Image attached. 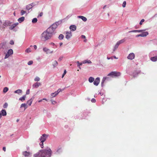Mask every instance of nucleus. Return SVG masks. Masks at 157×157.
<instances>
[{"instance_id":"f257e3e1","label":"nucleus","mask_w":157,"mask_h":157,"mask_svg":"<svg viewBox=\"0 0 157 157\" xmlns=\"http://www.w3.org/2000/svg\"><path fill=\"white\" fill-rule=\"evenodd\" d=\"M52 151L50 148L40 150L37 153L34 155V157H50Z\"/></svg>"},{"instance_id":"f03ea898","label":"nucleus","mask_w":157,"mask_h":157,"mask_svg":"<svg viewBox=\"0 0 157 157\" xmlns=\"http://www.w3.org/2000/svg\"><path fill=\"white\" fill-rule=\"evenodd\" d=\"M52 36L50 35L46 31L44 32L41 34L40 39L43 41H46V40L50 39Z\"/></svg>"},{"instance_id":"7ed1b4c3","label":"nucleus","mask_w":157,"mask_h":157,"mask_svg":"<svg viewBox=\"0 0 157 157\" xmlns=\"http://www.w3.org/2000/svg\"><path fill=\"white\" fill-rule=\"evenodd\" d=\"M121 73L119 72L116 71H112L109 74L108 76L113 75L115 76H120Z\"/></svg>"},{"instance_id":"20e7f679","label":"nucleus","mask_w":157,"mask_h":157,"mask_svg":"<svg viewBox=\"0 0 157 157\" xmlns=\"http://www.w3.org/2000/svg\"><path fill=\"white\" fill-rule=\"evenodd\" d=\"M13 53V51L12 49H10L8 50L4 58L6 59L9 57L10 55Z\"/></svg>"},{"instance_id":"39448f33","label":"nucleus","mask_w":157,"mask_h":157,"mask_svg":"<svg viewBox=\"0 0 157 157\" xmlns=\"http://www.w3.org/2000/svg\"><path fill=\"white\" fill-rule=\"evenodd\" d=\"M48 136V135L44 134L40 137V140L41 142H44Z\"/></svg>"},{"instance_id":"423d86ee","label":"nucleus","mask_w":157,"mask_h":157,"mask_svg":"<svg viewBox=\"0 0 157 157\" xmlns=\"http://www.w3.org/2000/svg\"><path fill=\"white\" fill-rule=\"evenodd\" d=\"M54 30L52 28V27H50L48 28L46 31H45L47 33H48L49 34H50L51 36H52L53 33L54 32Z\"/></svg>"},{"instance_id":"0eeeda50","label":"nucleus","mask_w":157,"mask_h":157,"mask_svg":"<svg viewBox=\"0 0 157 157\" xmlns=\"http://www.w3.org/2000/svg\"><path fill=\"white\" fill-rule=\"evenodd\" d=\"M22 155L25 157H29L31 155V153L27 151H24L22 152Z\"/></svg>"},{"instance_id":"6e6552de","label":"nucleus","mask_w":157,"mask_h":157,"mask_svg":"<svg viewBox=\"0 0 157 157\" xmlns=\"http://www.w3.org/2000/svg\"><path fill=\"white\" fill-rule=\"evenodd\" d=\"M71 36L72 34L71 31L66 32L65 37L67 39H69Z\"/></svg>"},{"instance_id":"1a4fd4ad","label":"nucleus","mask_w":157,"mask_h":157,"mask_svg":"<svg viewBox=\"0 0 157 157\" xmlns=\"http://www.w3.org/2000/svg\"><path fill=\"white\" fill-rule=\"evenodd\" d=\"M135 57V56L133 53H130L129 54L127 57V58L130 60H132L134 59Z\"/></svg>"},{"instance_id":"9d476101","label":"nucleus","mask_w":157,"mask_h":157,"mask_svg":"<svg viewBox=\"0 0 157 157\" xmlns=\"http://www.w3.org/2000/svg\"><path fill=\"white\" fill-rule=\"evenodd\" d=\"M6 47V43L4 42L0 44V49H4Z\"/></svg>"},{"instance_id":"9b49d317","label":"nucleus","mask_w":157,"mask_h":157,"mask_svg":"<svg viewBox=\"0 0 157 157\" xmlns=\"http://www.w3.org/2000/svg\"><path fill=\"white\" fill-rule=\"evenodd\" d=\"M100 82V78L99 77L96 78L94 82V85L97 86L99 84Z\"/></svg>"},{"instance_id":"f8f14e48","label":"nucleus","mask_w":157,"mask_h":157,"mask_svg":"<svg viewBox=\"0 0 157 157\" xmlns=\"http://www.w3.org/2000/svg\"><path fill=\"white\" fill-rule=\"evenodd\" d=\"M10 23L9 21H6L3 24L4 26L6 27L10 26Z\"/></svg>"},{"instance_id":"ddd939ff","label":"nucleus","mask_w":157,"mask_h":157,"mask_svg":"<svg viewBox=\"0 0 157 157\" xmlns=\"http://www.w3.org/2000/svg\"><path fill=\"white\" fill-rule=\"evenodd\" d=\"M43 50L44 52H46L47 54L53 52V51H50L49 49L46 48H44L43 49Z\"/></svg>"},{"instance_id":"4468645a","label":"nucleus","mask_w":157,"mask_h":157,"mask_svg":"<svg viewBox=\"0 0 157 157\" xmlns=\"http://www.w3.org/2000/svg\"><path fill=\"white\" fill-rule=\"evenodd\" d=\"M33 3L30 4L26 6V8L27 10H29L33 7Z\"/></svg>"},{"instance_id":"2eb2a0df","label":"nucleus","mask_w":157,"mask_h":157,"mask_svg":"<svg viewBox=\"0 0 157 157\" xmlns=\"http://www.w3.org/2000/svg\"><path fill=\"white\" fill-rule=\"evenodd\" d=\"M41 85V84L39 82H37L34 84L33 85V88H37Z\"/></svg>"},{"instance_id":"dca6fc26","label":"nucleus","mask_w":157,"mask_h":157,"mask_svg":"<svg viewBox=\"0 0 157 157\" xmlns=\"http://www.w3.org/2000/svg\"><path fill=\"white\" fill-rule=\"evenodd\" d=\"M70 29H71V31H75L76 30V26L74 25H71L70 26Z\"/></svg>"},{"instance_id":"f3484780","label":"nucleus","mask_w":157,"mask_h":157,"mask_svg":"<svg viewBox=\"0 0 157 157\" xmlns=\"http://www.w3.org/2000/svg\"><path fill=\"white\" fill-rule=\"evenodd\" d=\"M125 38H124L123 39L118 41L117 43L118 44V45H119L120 44L124 43L125 41Z\"/></svg>"},{"instance_id":"a211bd4d","label":"nucleus","mask_w":157,"mask_h":157,"mask_svg":"<svg viewBox=\"0 0 157 157\" xmlns=\"http://www.w3.org/2000/svg\"><path fill=\"white\" fill-rule=\"evenodd\" d=\"M18 24V23L13 24L9 28L10 30H12Z\"/></svg>"},{"instance_id":"6ab92c4d","label":"nucleus","mask_w":157,"mask_h":157,"mask_svg":"<svg viewBox=\"0 0 157 157\" xmlns=\"http://www.w3.org/2000/svg\"><path fill=\"white\" fill-rule=\"evenodd\" d=\"M148 33L147 32H143L141 34V37H145L148 35Z\"/></svg>"},{"instance_id":"aec40b11","label":"nucleus","mask_w":157,"mask_h":157,"mask_svg":"<svg viewBox=\"0 0 157 157\" xmlns=\"http://www.w3.org/2000/svg\"><path fill=\"white\" fill-rule=\"evenodd\" d=\"M1 115L3 116H6L7 113L6 110L5 109H2L1 111Z\"/></svg>"},{"instance_id":"412c9836","label":"nucleus","mask_w":157,"mask_h":157,"mask_svg":"<svg viewBox=\"0 0 157 157\" xmlns=\"http://www.w3.org/2000/svg\"><path fill=\"white\" fill-rule=\"evenodd\" d=\"M78 17L84 21H86L87 20V18L86 17L83 16H78Z\"/></svg>"},{"instance_id":"4be33fe9","label":"nucleus","mask_w":157,"mask_h":157,"mask_svg":"<svg viewBox=\"0 0 157 157\" xmlns=\"http://www.w3.org/2000/svg\"><path fill=\"white\" fill-rule=\"evenodd\" d=\"M25 20V17H21L19 18L18 19V21L20 23L23 21Z\"/></svg>"},{"instance_id":"5701e85b","label":"nucleus","mask_w":157,"mask_h":157,"mask_svg":"<svg viewBox=\"0 0 157 157\" xmlns=\"http://www.w3.org/2000/svg\"><path fill=\"white\" fill-rule=\"evenodd\" d=\"M151 60L153 62L156 61L157 60V56H155L152 57L151 58Z\"/></svg>"},{"instance_id":"b1692460","label":"nucleus","mask_w":157,"mask_h":157,"mask_svg":"<svg viewBox=\"0 0 157 157\" xmlns=\"http://www.w3.org/2000/svg\"><path fill=\"white\" fill-rule=\"evenodd\" d=\"M50 27H52V28L55 30L57 27V25L56 23L53 24Z\"/></svg>"},{"instance_id":"393cba45","label":"nucleus","mask_w":157,"mask_h":157,"mask_svg":"<svg viewBox=\"0 0 157 157\" xmlns=\"http://www.w3.org/2000/svg\"><path fill=\"white\" fill-rule=\"evenodd\" d=\"M22 92V90L20 89H18L16 90H15L14 91V93L15 94H19L20 93H21Z\"/></svg>"},{"instance_id":"a878e982","label":"nucleus","mask_w":157,"mask_h":157,"mask_svg":"<svg viewBox=\"0 0 157 157\" xmlns=\"http://www.w3.org/2000/svg\"><path fill=\"white\" fill-rule=\"evenodd\" d=\"M58 63L56 60H54L52 62V65L54 67H55L58 65Z\"/></svg>"},{"instance_id":"bb28decb","label":"nucleus","mask_w":157,"mask_h":157,"mask_svg":"<svg viewBox=\"0 0 157 157\" xmlns=\"http://www.w3.org/2000/svg\"><path fill=\"white\" fill-rule=\"evenodd\" d=\"M26 96V95H25L22 97L19 98V100L21 101H25V100Z\"/></svg>"},{"instance_id":"cd10ccee","label":"nucleus","mask_w":157,"mask_h":157,"mask_svg":"<svg viewBox=\"0 0 157 157\" xmlns=\"http://www.w3.org/2000/svg\"><path fill=\"white\" fill-rule=\"evenodd\" d=\"M24 107L25 108V109L27 108V104L25 103H23L21 104L20 108Z\"/></svg>"},{"instance_id":"c85d7f7f","label":"nucleus","mask_w":157,"mask_h":157,"mask_svg":"<svg viewBox=\"0 0 157 157\" xmlns=\"http://www.w3.org/2000/svg\"><path fill=\"white\" fill-rule=\"evenodd\" d=\"M33 101V99L32 98H31L30 100H29L27 102V104H29V105H31Z\"/></svg>"},{"instance_id":"c756f323","label":"nucleus","mask_w":157,"mask_h":157,"mask_svg":"<svg viewBox=\"0 0 157 157\" xmlns=\"http://www.w3.org/2000/svg\"><path fill=\"white\" fill-rule=\"evenodd\" d=\"M94 81V78L92 77H90L89 78V81L90 83L93 82Z\"/></svg>"},{"instance_id":"7c9ffc66","label":"nucleus","mask_w":157,"mask_h":157,"mask_svg":"<svg viewBox=\"0 0 157 157\" xmlns=\"http://www.w3.org/2000/svg\"><path fill=\"white\" fill-rule=\"evenodd\" d=\"M9 90L8 88L7 87H5L4 88L3 90V92L4 93H6Z\"/></svg>"},{"instance_id":"2f4dec72","label":"nucleus","mask_w":157,"mask_h":157,"mask_svg":"<svg viewBox=\"0 0 157 157\" xmlns=\"http://www.w3.org/2000/svg\"><path fill=\"white\" fill-rule=\"evenodd\" d=\"M107 78V77H103V78L102 79V82H101V85L102 86H103V84L105 82V79Z\"/></svg>"},{"instance_id":"473e14b6","label":"nucleus","mask_w":157,"mask_h":157,"mask_svg":"<svg viewBox=\"0 0 157 157\" xmlns=\"http://www.w3.org/2000/svg\"><path fill=\"white\" fill-rule=\"evenodd\" d=\"M64 37V36L63 34H60L59 35L58 38H59V40H62V39H63V38Z\"/></svg>"},{"instance_id":"72a5a7b5","label":"nucleus","mask_w":157,"mask_h":157,"mask_svg":"<svg viewBox=\"0 0 157 157\" xmlns=\"http://www.w3.org/2000/svg\"><path fill=\"white\" fill-rule=\"evenodd\" d=\"M57 94H56V92L54 93H52L51 94L52 98L56 97Z\"/></svg>"},{"instance_id":"f704fd0d","label":"nucleus","mask_w":157,"mask_h":157,"mask_svg":"<svg viewBox=\"0 0 157 157\" xmlns=\"http://www.w3.org/2000/svg\"><path fill=\"white\" fill-rule=\"evenodd\" d=\"M31 49L29 48L26 49L25 51V52L27 53L31 52Z\"/></svg>"},{"instance_id":"c9c22d12","label":"nucleus","mask_w":157,"mask_h":157,"mask_svg":"<svg viewBox=\"0 0 157 157\" xmlns=\"http://www.w3.org/2000/svg\"><path fill=\"white\" fill-rule=\"evenodd\" d=\"M37 19L36 18H34L32 20V22L33 23H35L37 22Z\"/></svg>"},{"instance_id":"e433bc0d","label":"nucleus","mask_w":157,"mask_h":157,"mask_svg":"<svg viewBox=\"0 0 157 157\" xmlns=\"http://www.w3.org/2000/svg\"><path fill=\"white\" fill-rule=\"evenodd\" d=\"M40 78L39 77H36L34 79V80L35 81H40Z\"/></svg>"},{"instance_id":"4c0bfd02","label":"nucleus","mask_w":157,"mask_h":157,"mask_svg":"<svg viewBox=\"0 0 157 157\" xmlns=\"http://www.w3.org/2000/svg\"><path fill=\"white\" fill-rule=\"evenodd\" d=\"M62 91V90L60 89H59L57 91H56V94H58L60 92Z\"/></svg>"},{"instance_id":"58836bf2","label":"nucleus","mask_w":157,"mask_h":157,"mask_svg":"<svg viewBox=\"0 0 157 157\" xmlns=\"http://www.w3.org/2000/svg\"><path fill=\"white\" fill-rule=\"evenodd\" d=\"M119 45H118V44H117V43L115 45V47H114V49L113 50V51H114L116 49H117V48H118V46Z\"/></svg>"},{"instance_id":"ea45409f","label":"nucleus","mask_w":157,"mask_h":157,"mask_svg":"<svg viewBox=\"0 0 157 157\" xmlns=\"http://www.w3.org/2000/svg\"><path fill=\"white\" fill-rule=\"evenodd\" d=\"M8 105V104L7 103H5L3 107L4 108H6L7 107Z\"/></svg>"},{"instance_id":"a19ab883","label":"nucleus","mask_w":157,"mask_h":157,"mask_svg":"<svg viewBox=\"0 0 157 157\" xmlns=\"http://www.w3.org/2000/svg\"><path fill=\"white\" fill-rule=\"evenodd\" d=\"M26 13V11L24 10H21V15H23L25 13Z\"/></svg>"},{"instance_id":"79ce46f5","label":"nucleus","mask_w":157,"mask_h":157,"mask_svg":"<svg viewBox=\"0 0 157 157\" xmlns=\"http://www.w3.org/2000/svg\"><path fill=\"white\" fill-rule=\"evenodd\" d=\"M43 143H44V142H40V146H41V147L42 148H43V147H44Z\"/></svg>"},{"instance_id":"37998d69","label":"nucleus","mask_w":157,"mask_h":157,"mask_svg":"<svg viewBox=\"0 0 157 157\" xmlns=\"http://www.w3.org/2000/svg\"><path fill=\"white\" fill-rule=\"evenodd\" d=\"M51 101L52 102V104H53V105H55V104L56 103V101H55L54 100H51Z\"/></svg>"},{"instance_id":"c03bdc74","label":"nucleus","mask_w":157,"mask_h":157,"mask_svg":"<svg viewBox=\"0 0 157 157\" xmlns=\"http://www.w3.org/2000/svg\"><path fill=\"white\" fill-rule=\"evenodd\" d=\"M126 1H124L123 2V4L122 5V6L123 7H125L126 6Z\"/></svg>"},{"instance_id":"a18cd8bd","label":"nucleus","mask_w":157,"mask_h":157,"mask_svg":"<svg viewBox=\"0 0 157 157\" xmlns=\"http://www.w3.org/2000/svg\"><path fill=\"white\" fill-rule=\"evenodd\" d=\"M144 19H142L141 21H140V25H142L143 24V22H144Z\"/></svg>"},{"instance_id":"49530a36","label":"nucleus","mask_w":157,"mask_h":157,"mask_svg":"<svg viewBox=\"0 0 157 157\" xmlns=\"http://www.w3.org/2000/svg\"><path fill=\"white\" fill-rule=\"evenodd\" d=\"M33 63V61H29L28 63V64L29 65H31Z\"/></svg>"},{"instance_id":"de8ad7c7","label":"nucleus","mask_w":157,"mask_h":157,"mask_svg":"<svg viewBox=\"0 0 157 157\" xmlns=\"http://www.w3.org/2000/svg\"><path fill=\"white\" fill-rule=\"evenodd\" d=\"M77 63L78 64V66H79L80 65H82V63H80L79 61H77Z\"/></svg>"},{"instance_id":"09e8293b","label":"nucleus","mask_w":157,"mask_h":157,"mask_svg":"<svg viewBox=\"0 0 157 157\" xmlns=\"http://www.w3.org/2000/svg\"><path fill=\"white\" fill-rule=\"evenodd\" d=\"M30 93V90L29 89H28L27 90L26 92V94H29Z\"/></svg>"},{"instance_id":"8fccbe9b","label":"nucleus","mask_w":157,"mask_h":157,"mask_svg":"<svg viewBox=\"0 0 157 157\" xmlns=\"http://www.w3.org/2000/svg\"><path fill=\"white\" fill-rule=\"evenodd\" d=\"M137 30H133L129 32V33L136 32Z\"/></svg>"},{"instance_id":"3c124183","label":"nucleus","mask_w":157,"mask_h":157,"mask_svg":"<svg viewBox=\"0 0 157 157\" xmlns=\"http://www.w3.org/2000/svg\"><path fill=\"white\" fill-rule=\"evenodd\" d=\"M10 44H14V41L13 40H11L10 41Z\"/></svg>"},{"instance_id":"603ef678","label":"nucleus","mask_w":157,"mask_h":157,"mask_svg":"<svg viewBox=\"0 0 157 157\" xmlns=\"http://www.w3.org/2000/svg\"><path fill=\"white\" fill-rule=\"evenodd\" d=\"M91 101L93 102H96V100L94 98H92Z\"/></svg>"},{"instance_id":"864d4df0","label":"nucleus","mask_w":157,"mask_h":157,"mask_svg":"<svg viewBox=\"0 0 157 157\" xmlns=\"http://www.w3.org/2000/svg\"><path fill=\"white\" fill-rule=\"evenodd\" d=\"M143 31L144 30H137V32L138 33H142Z\"/></svg>"},{"instance_id":"5fc2aeb1","label":"nucleus","mask_w":157,"mask_h":157,"mask_svg":"<svg viewBox=\"0 0 157 157\" xmlns=\"http://www.w3.org/2000/svg\"><path fill=\"white\" fill-rule=\"evenodd\" d=\"M62 59H63V57H60L59 58V59H58V61H61L62 60Z\"/></svg>"},{"instance_id":"6e6d98bb","label":"nucleus","mask_w":157,"mask_h":157,"mask_svg":"<svg viewBox=\"0 0 157 157\" xmlns=\"http://www.w3.org/2000/svg\"><path fill=\"white\" fill-rule=\"evenodd\" d=\"M81 37L82 38L85 39L86 38V36L84 35H82L81 36Z\"/></svg>"},{"instance_id":"4d7b16f0","label":"nucleus","mask_w":157,"mask_h":157,"mask_svg":"<svg viewBox=\"0 0 157 157\" xmlns=\"http://www.w3.org/2000/svg\"><path fill=\"white\" fill-rule=\"evenodd\" d=\"M3 150L4 151H6V148L5 147H3Z\"/></svg>"},{"instance_id":"13d9d810","label":"nucleus","mask_w":157,"mask_h":157,"mask_svg":"<svg viewBox=\"0 0 157 157\" xmlns=\"http://www.w3.org/2000/svg\"><path fill=\"white\" fill-rule=\"evenodd\" d=\"M34 47V49L36 50L37 49V46L36 45H34V46H33Z\"/></svg>"},{"instance_id":"bf43d9fd","label":"nucleus","mask_w":157,"mask_h":157,"mask_svg":"<svg viewBox=\"0 0 157 157\" xmlns=\"http://www.w3.org/2000/svg\"><path fill=\"white\" fill-rule=\"evenodd\" d=\"M87 63H91V62L90 60H89L87 61Z\"/></svg>"},{"instance_id":"052dcab7","label":"nucleus","mask_w":157,"mask_h":157,"mask_svg":"<svg viewBox=\"0 0 157 157\" xmlns=\"http://www.w3.org/2000/svg\"><path fill=\"white\" fill-rule=\"evenodd\" d=\"M139 36H141V34H138V35H137L136 36V37H139Z\"/></svg>"},{"instance_id":"680f3d73","label":"nucleus","mask_w":157,"mask_h":157,"mask_svg":"<svg viewBox=\"0 0 157 157\" xmlns=\"http://www.w3.org/2000/svg\"><path fill=\"white\" fill-rule=\"evenodd\" d=\"M66 71L65 70L64 71V72H63V74L64 75H65L66 74Z\"/></svg>"},{"instance_id":"e2e57ef3","label":"nucleus","mask_w":157,"mask_h":157,"mask_svg":"<svg viewBox=\"0 0 157 157\" xmlns=\"http://www.w3.org/2000/svg\"><path fill=\"white\" fill-rule=\"evenodd\" d=\"M43 13L41 12V13H40V16H42L43 15Z\"/></svg>"},{"instance_id":"0e129e2a","label":"nucleus","mask_w":157,"mask_h":157,"mask_svg":"<svg viewBox=\"0 0 157 157\" xmlns=\"http://www.w3.org/2000/svg\"><path fill=\"white\" fill-rule=\"evenodd\" d=\"M87 61H86V60H85V61H83V63H87Z\"/></svg>"},{"instance_id":"69168bd1","label":"nucleus","mask_w":157,"mask_h":157,"mask_svg":"<svg viewBox=\"0 0 157 157\" xmlns=\"http://www.w3.org/2000/svg\"><path fill=\"white\" fill-rule=\"evenodd\" d=\"M42 101H43L42 99L38 101V102H40Z\"/></svg>"},{"instance_id":"338daca9","label":"nucleus","mask_w":157,"mask_h":157,"mask_svg":"<svg viewBox=\"0 0 157 157\" xmlns=\"http://www.w3.org/2000/svg\"><path fill=\"white\" fill-rule=\"evenodd\" d=\"M42 100H46V101H47V99H46V98H43V99H42Z\"/></svg>"},{"instance_id":"774afa93","label":"nucleus","mask_w":157,"mask_h":157,"mask_svg":"<svg viewBox=\"0 0 157 157\" xmlns=\"http://www.w3.org/2000/svg\"><path fill=\"white\" fill-rule=\"evenodd\" d=\"M113 57L114 58L116 59H117V58L116 57V56H113Z\"/></svg>"}]
</instances>
